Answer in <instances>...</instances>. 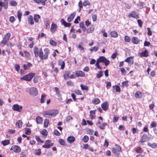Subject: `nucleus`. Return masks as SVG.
Wrapping results in <instances>:
<instances>
[{"instance_id":"f8f14e48","label":"nucleus","mask_w":157,"mask_h":157,"mask_svg":"<svg viewBox=\"0 0 157 157\" xmlns=\"http://www.w3.org/2000/svg\"><path fill=\"white\" fill-rule=\"evenodd\" d=\"M75 74L77 77H84L85 76V73L82 71H77L75 72Z\"/></svg>"},{"instance_id":"49530a36","label":"nucleus","mask_w":157,"mask_h":157,"mask_svg":"<svg viewBox=\"0 0 157 157\" xmlns=\"http://www.w3.org/2000/svg\"><path fill=\"white\" fill-rule=\"evenodd\" d=\"M41 133L43 135L47 136L48 134V132L46 130L44 129L41 132Z\"/></svg>"},{"instance_id":"393cba45","label":"nucleus","mask_w":157,"mask_h":157,"mask_svg":"<svg viewBox=\"0 0 157 157\" xmlns=\"http://www.w3.org/2000/svg\"><path fill=\"white\" fill-rule=\"evenodd\" d=\"M135 96L136 98H141L142 97L143 95L142 93L140 91H137L136 93Z\"/></svg>"},{"instance_id":"c03bdc74","label":"nucleus","mask_w":157,"mask_h":157,"mask_svg":"<svg viewBox=\"0 0 157 157\" xmlns=\"http://www.w3.org/2000/svg\"><path fill=\"white\" fill-rule=\"evenodd\" d=\"M22 16V14L21 13L20 11H18L17 12V17H18V18L20 21H21V18Z\"/></svg>"},{"instance_id":"2eb2a0df","label":"nucleus","mask_w":157,"mask_h":157,"mask_svg":"<svg viewBox=\"0 0 157 157\" xmlns=\"http://www.w3.org/2000/svg\"><path fill=\"white\" fill-rule=\"evenodd\" d=\"M101 106L103 110H106L108 109L109 107L108 103L107 101L105 102L101 105Z\"/></svg>"},{"instance_id":"39448f33","label":"nucleus","mask_w":157,"mask_h":157,"mask_svg":"<svg viewBox=\"0 0 157 157\" xmlns=\"http://www.w3.org/2000/svg\"><path fill=\"white\" fill-rule=\"evenodd\" d=\"M127 17L128 18L132 17L137 19L139 18V14L136 11H133L128 13Z\"/></svg>"},{"instance_id":"c756f323","label":"nucleus","mask_w":157,"mask_h":157,"mask_svg":"<svg viewBox=\"0 0 157 157\" xmlns=\"http://www.w3.org/2000/svg\"><path fill=\"white\" fill-rule=\"evenodd\" d=\"M36 120L37 124H40L42 121V118L39 116L37 117Z\"/></svg>"},{"instance_id":"dca6fc26","label":"nucleus","mask_w":157,"mask_h":157,"mask_svg":"<svg viewBox=\"0 0 157 157\" xmlns=\"http://www.w3.org/2000/svg\"><path fill=\"white\" fill-rule=\"evenodd\" d=\"M96 111V110L95 109L93 110H91L90 111V117L91 119H93L95 118V116L94 114L95 113Z\"/></svg>"},{"instance_id":"864d4df0","label":"nucleus","mask_w":157,"mask_h":157,"mask_svg":"<svg viewBox=\"0 0 157 157\" xmlns=\"http://www.w3.org/2000/svg\"><path fill=\"white\" fill-rule=\"evenodd\" d=\"M41 153V150L40 149L36 150L35 152V154L37 155H40V154Z\"/></svg>"},{"instance_id":"9b49d317","label":"nucleus","mask_w":157,"mask_h":157,"mask_svg":"<svg viewBox=\"0 0 157 157\" xmlns=\"http://www.w3.org/2000/svg\"><path fill=\"white\" fill-rule=\"evenodd\" d=\"M149 140V138L147 137L146 134H144L141 138L140 142L141 143H144Z\"/></svg>"},{"instance_id":"3c124183","label":"nucleus","mask_w":157,"mask_h":157,"mask_svg":"<svg viewBox=\"0 0 157 157\" xmlns=\"http://www.w3.org/2000/svg\"><path fill=\"white\" fill-rule=\"evenodd\" d=\"M137 22H138V24H139V26L140 28L142 27V24L143 23L142 21L141 20L139 19V20H137Z\"/></svg>"},{"instance_id":"a18cd8bd","label":"nucleus","mask_w":157,"mask_h":157,"mask_svg":"<svg viewBox=\"0 0 157 157\" xmlns=\"http://www.w3.org/2000/svg\"><path fill=\"white\" fill-rule=\"evenodd\" d=\"M100 62L98 61L97 60V62L95 64V65L97 67V68H98L99 69L101 70L102 68L99 65V63Z\"/></svg>"},{"instance_id":"b1692460","label":"nucleus","mask_w":157,"mask_h":157,"mask_svg":"<svg viewBox=\"0 0 157 157\" xmlns=\"http://www.w3.org/2000/svg\"><path fill=\"white\" fill-rule=\"evenodd\" d=\"M75 140V138L72 136H69L67 138V140L71 143L73 142Z\"/></svg>"},{"instance_id":"a878e982","label":"nucleus","mask_w":157,"mask_h":157,"mask_svg":"<svg viewBox=\"0 0 157 157\" xmlns=\"http://www.w3.org/2000/svg\"><path fill=\"white\" fill-rule=\"evenodd\" d=\"M40 18V16L38 14L34 15V20L35 22L37 23L38 21V19Z\"/></svg>"},{"instance_id":"ea45409f","label":"nucleus","mask_w":157,"mask_h":157,"mask_svg":"<svg viewBox=\"0 0 157 157\" xmlns=\"http://www.w3.org/2000/svg\"><path fill=\"white\" fill-rule=\"evenodd\" d=\"M136 150L137 152L139 153H141L142 152V148L139 147H137L136 148Z\"/></svg>"},{"instance_id":"f3484780","label":"nucleus","mask_w":157,"mask_h":157,"mask_svg":"<svg viewBox=\"0 0 157 157\" xmlns=\"http://www.w3.org/2000/svg\"><path fill=\"white\" fill-rule=\"evenodd\" d=\"M33 51L34 53L35 56L36 57H37L39 55V50H38V48L35 46L33 48Z\"/></svg>"},{"instance_id":"e433bc0d","label":"nucleus","mask_w":157,"mask_h":157,"mask_svg":"<svg viewBox=\"0 0 157 157\" xmlns=\"http://www.w3.org/2000/svg\"><path fill=\"white\" fill-rule=\"evenodd\" d=\"M10 36L11 35L10 33H8L5 35L4 38L6 40H8L10 37Z\"/></svg>"},{"instance_id":"4c0bfd02","label":"nucleus","mask_w":157,"mask_h":157,"mask_svg":"<svg viewBox=\"0 0 157 157\" xmlns=\"http://www.w3.org/2000/svg\"><path fill=\"white\" fill-rule=\"evenodd\" d=\"M16 124L18 126L19 128L21 127L22 123L21 120H19L16 123Z\"/></svg>"},{"instance_id":"13d9d810","label":"nucleus","mask_w":157,"mask_h":157,"mask_svg":"<svg viewBox=\"0 0 157 157\" xmlns=\"http://www.w3.org/2000/svg\"><path fill=\"white\" fill-rule=\"evenodd\" d=\"M147 34L149 36H151L152 35V32L151 31L150 29L149 28H147Z\"/></svg>"},{"instance_id":"ddd939ff","label":"nucleus","mask_w":157,"mask_h":157,"mask_svg":"<svg viewBox=\"0 0 157 157\" xmlns=\"http://www.w3.org/2000/svg\"><path fill=\"white\" fill-rule=\"evenodd\" d=\"M57 25L56 24L52 23L51 25L50 30L52 33H54L56 30Z\"/></svg>"},{"instance_id":"de8ad7c7","label":"nucleus","mask_w":157,"mask_h":157,"mask_svg":"<svg viewBox=\"0 0 157 157\" xmlns=\"http://www.w3.org/2000/svg\"><path fill=\"white\" fill-rule=\"evenodd\" d=\"M59 142L60 144L64 146L65 145V143L63 140L62 139H60L59 140Z\"/></svg>"},{"instance_id":"6e6552de","label":"nucleus","mask_w":157,"mask_h":157,"mask_svg":"<svg viewBox=\"0 0 157 157\" xmlns=\"http://www.w3.org/2000/svg\"><path fill=\"white\" fill-rule=\"evenodd\" d=\"M12 109L14 110L20 112L21 111L22 106L21 105H19L18 104H14L13 105Z\"/></svg>"},{"instance_id":"4468645a","label":"nucleus","mask_w":157,"mask_h":157,"mask_svg":"<svg viewBox=\"0 0 157 157\" xmlns=\"http://www.w3.org/2000/svg\"><path fill=\"white\" fill-rule=\"evenodd\" d=\"M133 56L128 57L125 59V61L128 62L130 64H132L134 63V61L133 59H133Z\"/></svg>"},{"instance_id":"052dcab7","label":"nucleus","mask_w":157,"mask_h":157,"mask_svg":"<svg viewBox=\"0 0 157 157\" xmlns=\"http://www.w3.org/2000/svg\"><path fill=\"white\" fill-rule=\"evenodd\" d=\"M150 44V43L149 42L145 41L144 44V46H148Z\"/></svg>"},{"instance_id":"e2e57ef3","label":"nucleus","mask_w":157,"mask_h":157,"mask_svg":"<svg viewBox=\"0 0 157 157\" xmlns=\"http://www.w3.org/2000/svg\"><path fill=\"white\" fill-rule=\"evenodd\" d=\"M83 5L84 6H86L88 5H89V2L88 1H86L83 2Z\"/></svg>"},{"instance_id":"8fccbe9b","label":"nucleus","mask_w":157,"mask_h":157,"mask_svg":"<svg viewBox=\"0 0 157 157\" xmlns=\"http://www.w3.org/2000/svg\"><path fill=\"white\" fill-rule=\"evenodd\" d=\"M25 134L27 135H29L31 133V130L29 128H27L25 129Z\"/></svg>"},{"instance_id":"774afa93","label":"nucleus","mask_w":157,"mask_h":157,"mask_svg":"<svg viewBox=\"0 0 157 157\" xmlns=\"http://www.w3.org/2000/svg\"><path fill=\"white\" fill-rule=\"evenodd\" d=\"M111 86V83L109 82H106V87L108 89Z\"/></svg>"},{"instance_id":"a211bd4d","label":"nucleus","mask_w":157,"mask_h":157,"mask_svg":"<svg viewBox=\"0 0 157 157\" xmlns=\"http://www.w3.org/2000/svg\"><path fill=\"white\" fill-rule=\"evenodd\" d=\"M61 22L62 24L65 27H69L71 26V24L66 22L63 19L61 20Z\"/></svg>"},{"instance_id":"412c9836","label":"nucleus","mask_w":157,"mask_h":157,"mask_svg":"<svg viewBox=\"0 0 157 157\" xmlns=\"http://www.w3.org/2000/svg\"><path fill=\"white\" fill-rule=\"evenodd\" d=\"M132 42L135 44H138L140 41L139 40L137 37H132Z\"/></svg>"},{"instance_id":"4be33fe9","label":"nucleus","mask_w":157,"mask_h":157,"mask_svg":"<svg viewBox=\"0 0 157 157\" xmlns=\"http://www.w3.org/2000/svg\"><path fill=\"white\" fill-rule=\"evenodd\" d=\"M3 6L5 9H6L8 8L7 2H2L0 1V6L2 7Z\"/></svg>"},{"instance_id":"f257e3e1","label":"nucleus","mask_w":157,"mask_h":157,"mask_svg":"<svg viewBox=\"0 0 157 157\" xmlns=\"http://www.w3.org/2000/svg\"><path fill=\"white\" fill-rule=\"evenodd\" d=\"M42 113L44 116L47 115L53 117L56 116L58 113V111L57 109L48 110L43 111Z\"/></svg>"},{"instance_id":"338daca9","label":"nucleus","mask_w":157,"mask_h":157,"mask_svg":"<svg viewBox=\"0 0 157 157\" xmlns=\"http://www.w3.org/2000/svg\"><path fill=\"white\" fill-rule=\"evenodd\" d=\"M116 87V90L117 92H120L121 91V90L120 87L118 85H116L115 86Z\"/></svg>"},{"instance_id":"f704fd0d","label":"nucleus","mask_w":157,"mask_h":157,"mask_svg":"<svg viewBox=\"0 0 157 157\" xmlns=\"http://www.w3.org/2000/svg\"><path fill=\"white\" fill-rule=\"evenodd\" d=\"M98 47H91L89 49V50L91 52H92L93 51L96 52L98 50Z\"/></svg>"},{"instance_id":"5701e85b","label":"nucleus","mask_w":157,"mask_h":157,"mask_svg":"<svg viewBox=\"0 0 157 157\" xmlns=\"http://www.w3.org/2000/svg\"><path fill=\"white\" fill-rule=\"evenodd\" d=\"M32 65V64L30 63H28L27 64H24L23 67L25 70H27L29 69Z\"/></svg>"},{"instance_id":"0e129e2a","label":"nucleus","mask_w":157,"mask_h":157,"mask_svg":"<svg viewBox=\"0 0 157 157\" xmlns=\"http://www.w3.org/2000/svg\"><path fill=\"white\" fill-rule=\"evenodd\" d=\"M36 140H37L38 142H40V143H43V141H42V140H40V138L39 137H38V136H36Z\"/></svg>"},{"instance_id":"f03ea898","label":"nucleus","mask_w":157,"mask_h":157,"mask_svg":"<svg viewBox=\"0 0 157 157\" xmlns=\"http://www.w3.org/2000/svg\"><path fill=\"white\" fill-rule=\"evenodd\" d=\"M44 54L42 50L40 49L39 50V56L41 59H46L48 58L49 53V50L48 48H45L44 50Z\"/></svg>"},{"instance_id":"c9c22d12","label":"nucleus","mask_w":157,"mask_h":157,"mask_svg":"<svg viewBox=\"0 0 157 157\" xmlns=\"http://www.w3.org/2000/svg\"><path fill=\"white\" fill-rule=\"evenodd\" d=\"M103 75L102 72L101 71H100L98 72V73L96 75V77L97 78H99L102 76Z\"/></svg>"},{"instance_id":"5fc2aeb1","label":"nucleus","mask_w":157,"mask_h":157,"mask_svg":"<svg viewBox=\"0 0 157 157\" xmlns=\"http://www.w3.org/2000/svg\"><path fill=\"white\" fill-rule=\"evenodd\" d=\"M17 2L15 1H12L10 2V5L12 6H15L17 5Z\"/></svg>"},{"instance_id":"680f3d73","label":"nucleus","mask_w":157,"mask_h":157,"mask_svg":"<svg viewBox=\"0 0 157 157\" xmlns=\"http://www.w3.org/2000/svg\"><path fill=\"white\" fill-rule=\"evenodd\" d=\"M15 67L16 70L18 72L20 68L18 64H16L15 66Z\"/></svg>"},{"instance_id":"9d476101","label":"nucleus","mask_w":157,"mask_h":157,"mask_svg":"<svg viewBox=\"0 0 157 157\" xmlns=\"http://www.w3.org/2000/svg\"><path fill=\"white\" fill-rule=\"evenodd\" d=\"M10 150H13L15 152L19 153L21 152V149L20 147L17 145H14L12 147Z\"/></svg>"},{"instance_id":"bb28decb","label":"nucleus","mask_w":157,"mask_h":157,"mask_svg":"<svg viewBox=\"0 0 157 157\" xmlns=\"http://www.w3.org/2000/svg\"><path fill=\"white\" fill-rule=\"evenodd\" d=\"M110 34L112 37H117L118 36V34L117 33L114 31L111 32L110 33Z\"/></svg>"},{"instance_id":"58836bf2","label":"nucleus","mask_w":157,"mask_h":157,"mask_svg":"<svg viewBox=\"0 0 157 157\" xmlns=\"http://www.w3.org/2000/svg\"><path fill=\"white\" fill-rule=\"evenodd\" d=\"M107 125V124L106 123H104L102 124H101L99 125V128L102 129H104L105 128V126Z\"/></svg>"},{"instance_id":"4d7b16f0","label":"nucleus","mask_w":157,"mask_h":157,"mask_svg":"<svg viewBox=\"0 0 157 157\" xmlns=\"http://www.w3.org/2000/svg\"><path fill=\"white\" fill-rule=\"evenodd\" d=\"M69 77V74L68 73H65L64 75V78L66 80Z\"/></svg>"},{"instance_id":"37998d69","label":"nucleus","mask_w":157,"mask_h":157,"mask_svg":"<svg viewBox=\"0 0 157 157\" xmlns=\"http://www.w3.org/2000/svg\"><path fill=\"white\" fill-rule=\"evenodd\" d=\"M49 123V120L48 119L45 120L44 122V126L46 128L48 126Z\"/></svg>"},{"instance_id":"1a4fd4ad","label":"nucleus","mask_w":157,"mask_h":157,"mask_svg":"<svg viewBox=\"0 0 157 157\" xmlns=\"http://www.w3.org/2000/svg\"><path fill=\"white\" fill-rule=\"evenodd\" d=\"M53 145V144L51 143V141L48 140L45 141V144L42 146L44 148H50Z\"/></svg>"},{"instance_id":"69168bd1","label":"nucleus","mask_w":157,"mask_h":157,"mask_svg":"<svg viewBox=\"0 0 157 157\" xmlns=\"http://www.w3.org/2000/svg\"><path fill=\"white\" fill-rule=\"evenodd\" d=\"M54 133L57 136H59L60 134V133L57 130H55L54 131Z\"/></svg>"},{"instance_id":"7c9ffc66","label":"nucleus","mask_w":157,"mask_h":157,"mask_svg":"<svg viewBox=\"0 0 157 157\" xmlns=\"http://www.w3.org/2000/svg\"><path fill=\"white\" fill-rule=\"evenodd\" d=\"M2 143L3 145L6 146L10 144V140H5L2 141Z\"/></svg>"},{"instance_id":"79ce46f5","label":"nucleus","mask_w":157,"mask_h":157,"mask_svg":"<svg viewBox=\"0 0 157 157\" xmlns=\"http://www.w3.org/2000/svg\"><path fill=\"white\" fill-rule=\"evenodd\" d=\"M50 44L52 45L55 46H56L57 43L56 42L52 40H50Z\"/></svg>"},{"instance_id":"6ab92c4d","label":"nucleus","mask_w":157,"mask_h":157,"mask_svg":"<svg viewBox=\"0 0 157 157\" xmlns=\"http://www.w3.org/2000/svg\"><path fill=\"white\" fill-rule=\"evenodd\" d=\"M139 54L141 57H147L148 56V52L147 50H145L144 51L142 52L141 53H139Z\"/></svg>"},{"instance_id":"aec40b11","label":"nucleus","mask_w":157,"mask_h":157,"mask_svg":"<svg viewBox=\"0 0 157 157\" xmlns=\"http://www.w3.org/2000/svg\"><path fill=\"white\" fill-rule=\"evenodd\" d=\"M75 16V13H73L71 14L70 16L68 18L67 21L68 22H70L72 20L74 19Z\"/></svg>"},{"instance_id":"423d86ee","label":"nucleus","mask_w":157,"mask_h":157,"mask_svg":"<svg viewBox=\"0 0 157 157\" xmlns=\"http://www.w3.org/2000/svg\"><path fill=\"white\" fill-rule=\"evenodd\" d=\"M97 60L100 63L101 62H103L106 66L108 65L110 63V62L109 60L107 59L105 57L102 56L100 57L97 59Z\"/></svg>"},{"instance_id":"2f4dec72","label":"nucleus","mask_w":157,"mask_h":157,"mask_svg":"<svg viewBox=\"0 0 157 157\" xmlns=\"http://www.w3.org/2000/svg\"><path fill=\"white\" fill-rule=\"evenodd\" d=\"M46 95L45 94H42L41 96L40 100V102L41 103H44L45 101V100L46 99L45 98Z\"/></svg>"},{"instance_id":"bf43d9fd","label":"nucleus","mask_w":157,"mask_h":157,"mask_svg":"<svg viewBox=\"0 0 157 157\" xmlns=\"http://www.w3.org/2000/svg\"><path fill=\"white\" fill-rule=\"evenodd\" d=\"M75 93L78 94V95H82V93H81V92L80 90H75Z\"/></svg>"},{"instance_id":"72a5a7b5","label":"nucleus","mask_w":157,"mask_h":157,"mask_svg":"<svg viewBox=\"0 0 157 157\" xmlns=\"http://www.w3.org/2000/svg\"><path fill=\"white\" fill-rule=\"evenodd\" d=\"M89 140V137L87 136H85L82 138V141L85 143H86Z\"/></svg>"},{"instance_id":"c85d7f7f","label":"nucleus","mask_w":157,"mask_h":157,"mask_svg":"<svg viewBox=\"0 0 157 157\" xmlns=\"http://www.w3.org/2000/svg\"><path fill=\"white\" fill-rule=\"evenodd\" d=\"M28 21L29 23L32 25L34 24V22L33 20V17L32 16H30L28 18Z\"/></svg>"},{"instance_id":"6e6d98bb","label":"nucleus","mask_w":157,"mask_h":157,"mask_svg":"<svg viewBox=\"0 0 157 157\" xmlns=\"http://www.w3.org/2000/svg\"><path fill=\"white\" fill-rule=\"evenodd\" d=\"M124 40L126 42H129L130 40V39L129 36H126L124 37Z\"/></svg>"},{"instance_id":"0eeeda50","label":"nucleus","mask_w":157,"mask_h":157,"mask_svg":"<svg viewBox=\"0 0 157 157\" xmlns=\"http://www.w3.org/2000/svg\"><path fill=\"white\" fill-rule=\"evenodd\" d=\"M29 93L33 96H36L38 94V91L36 88L34 87H31L29 89Z\"/></svg>"},{"instance_id":"cd10ccee","label":"nucleus","mask_w":157,"mask_h":157,"mask_svg":"<svg viewBox=\"0 0 157 157\" xmlns=\"http://www.w3.org/2000/svg\"><path fill=\"white\" fill-rule=\"evenodd\" d=\"M80 86L81 87V89L82 90H85L86 91H87L89 90L88 86L86 85L84 86L82 84L80 85Z\"/></svg>"},{"instance_id":"20e7f679","label":"nucleus","mask_w":157,"mask_h":157,"mask_svg":"<svg viewBox=\"0 0 157 157\" xmlns=\"http://www.w3.org/2000/svg\"><path fill=\"white\" fill-rule=\"evenodd\" d=\"M35 74L30 73L21 78V79H23L27 81H30L34 76Z\"/></svg>"},{"instance_id":"a19ab883","label":"nucleus","mask_w":157,"mask_h":157,"mask_svg":"<svg viewBox=\"0 0 157 157\" xmlns=\"http://www.w3.org/2000/svg\"><path fill=\"white\" fill-rule=\"evenodd\" d=\"M147 145L148 146L151 147L153 148H155L157 147L156 145L155 144H151L150 143H148L147 144Z\"/></svg>"},{"instance_id":"7ed1b4c3","label":"nucleus","mask_w":157,"mask_h":157,"mask_svg":"<svg viewBox=\"0 0 157 157\" xmlns=\"http://www.w3.org/2000/svg\"><path fill=\"white\" fill-rule=\"evenodd\" d=\"M121 151V148L120 146L117 144L115 145V147L112 149V151L116 156H118L119 154L118 152Z\"/></svg>"},{"instance_id":"473e14b6","label":"nucleus","mask_w":157,"mask_h":157,"mask_svg":"<svg viewBox=\"0 0 157 157\" xmlns=\"http://www.w3.org/2000/svg\"><path fill=\"white\" fill-rule=\"evenodd\" d=\"M92 101L94 103L97 104L100 103V101L98 98H96L95 99L93 100Z\"/></svg>"},{"instance_id":"09e8293b","label":"nucleus","mask_w":157,"mask_h":157,"mask_svg":"<svg viewBox=\"0 0 157 157\" xmlns=\"http://www.w3.org/2000/svg\"><path fill=\"white\" fill-rule=\"evenodd\" d=\"M157 124L156 122H152L151 124V126L152 128L156 127L157 126Z\"/></svg>"},{"instance_id":"603ef678","label":"nucleus","mask_w":157,"mask_h":157,"mask_svg":"<svg viewBox=\"0 0 157 157\" xmlns=\"http://www.w3.org/2000/svg\"><path fill=\"white\" fill-rule=\"evenodd\" d=\"M56 92V94L58 96H59V95L60 94V93L59 91V89L58 87H55V88Z\"/></svg>"}]
</instances>
